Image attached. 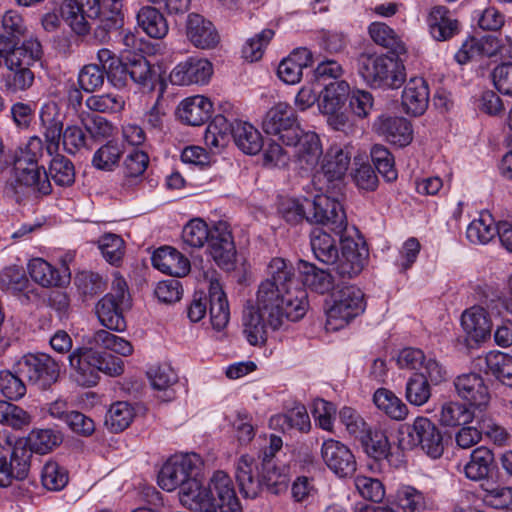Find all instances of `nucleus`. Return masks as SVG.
<instances>
[{"instance_id":"49530a36","label":"nucleus","mask_w":512,"mask_h":512,"mask_svg":"<svg viewBox=\"0 0 512 512\" xmlns=\"http://www.w3.org/2000/svg\"><path fill=\"white\" fill-rule=\"evenodd\" d=\"M28 272L32 280L42 287L60 286L64 283L58 270L42 258L30 260Z\"/></svg>"},{"instance_id":"79ce46f5","label":"nucleus","mask_w":512,"mask_h":512,"mask_svg":"<svg viewBox=\"0 0 512 512\" xmlns=\"http://www.w3.org/2000/svg\"><path fill=\"white\" fill-rule=\"evenodd\" d=\"M494 455L490 449L481 446L471 453L470 461L465 465V475L474 481L486 479L493 467Z\"/></svg>"},{"instance_id":"8fccbe9b","label":"nucleus","mask_w":512,"mask_h":512,"mask_svg":"<svg viewBox=\"0 0 512 512\" xmlns=\"http://www.w3.org/2000/svg\"><path fill=\"white\" fill-rule=\"evenodd\" d=\"M350 87L346 81H334L327 84L322 92L321 108L323 112L340 109L350 96Z\"/></svg>"},{"instance_id":"680f3d73","label":"nucleus","mask_w":512,"mask_h":512,"mask_svg":"<svg viewBox=\"0 0 512 512\" xmlns=\"http://www.w3.org/2000/svg\"><path fill=\"white\" fill-rule=\"evenodd\" d=\"M396 498L403 512H425L428 508L424 494L411 486L400 488Z\"/></svg>"},{"instance_id":"39448f33","label":"nucleus","mask_w":512,"mask_h":512,"mask_svg":"<svg viewBox=\"0 0 512 512\" xmlns=\"http://www.w3.org/2000/svg\"><path fill=\"white\" fill-rule=\"evenodd\" d=\"M71 376L83 387H93L100 379V373L119 376L124 371L121 358L96 350L93 346H81L71 351L68 357Z\"/></svg>"},{"instance_id":"20e7f679","label":"nucleus","mask_w":512,"mask_h":512,"mask_svg":"<svg viewBox=\"0 0 512 512\" xmlns=\"http://www.w3.org/2000/svg\"><path fill=\"white\" fill-rule=\"evenodd\" d=\"M182 240L192 248H201L208 243L209 252L218 266L227 270L233 267L236 249L226 222L219 221L208 228L202 219H192L183 227Z\"/></svg>"},{"instance_id":"bf43d9fd","label":"nucleus","mask_w":512,"mask_h":512,"mask_svg":"<svg viewBox=\"0 0 512 512\" xmlns=\"http://www.w3.org/2000/svg\"><path fill=\"white\" fill-rule=\"evenodd\" d=\"M41 481L46 489L51 491H60L68 483V472L56 461L49 460L43 466Z\"/></svg>"},{"instance_id":"13d9d810","label":"nucleus","mask_w":512,"mask_h":512,"mask_svg":"<svg viewBox=\"0 0 512 512\" xmlns=\"http://www.w3.org/2000/svg\"><path fill=\"white\" fill-rule=\"evenodd\" d=\"M20 373L4 369L0 370V393L7 399L17 401L23 398L27 388L20 378Z\"/></svg>"},{"instance_id":"338daca9","label":"nucleus","mask_w":512,"mask_h":512,"mask_svg":"<svg viewBox=\"0 0 512 512\" xmlns=\"http://www.w3.org/2000/svg\"><path fill=\"white\" fill-rule=\"evenodd\" d=\"M29 280L24 271L16 266L6 267L0 273V287L13 294L28 290Z\"/></svg>"},{"instance_id":"9b49d317","label":"nucleus","mask_w":512,"mask_h":512,"mask_svg":"<svg viewBox=\"0 0 512 512\" xmlns=\"http://www.w3.org/2000/svg\"><path fill=\"white\" fill-rule=\"evenodd\" d=\"M310 210L308 222L327 226L336 236L343 237L347 228V217L339 201L325 194L316 195L314 199H305Z\"/></svg>"},{"instance_id":"ddd939ff","label":"nucleus","mask_w":512,"mask_h":512,"mask_svg":"<svg viewBox=\"0 0 512 512\" xmlns=\"http://www.w3.org/2000/svg\"><path fill=\"white\" fill-rule=\"evenodd\" d=\"M350 155L340 147H331L321 163L320 170L314 175L312 182L319 191L339 188L350 165Z\"/></svg>"},{"instance_id":"37998d69","label":"nucleus","mask_w":512,"mask_h":512,"mask_svg":"<svg viewBox=\"0 0 512 512\" xmlns=\"http://www.w3.org/2000/svg\"><path fill=\"white\" fill-rule=\"evenodd\" d=\"M500 224L496 226L488 212L481 213L480 217L474 219L467 227V239L473 244L485 245L497 234L499 235Z\"/></svg>"},{"instance_id":"69168bd1","label":"nucleus","mask_w":512,"mask_h":512,"mask_svg":"<svg viewBox=\"0 0 512 512\" xmlns=\"http://www.w3.org/2000/svg\"><path fill=\"white\" fill-rule=\"evenodd\" d=\"M483 54L493 55V50H491L490 43H488V37L482 39L470 37L455 54V60L459 64H465L472 58Z\"/></svg>"},{"instance_id":"c85d7f7f","label":"nucleus","mask_w":512,"mask_h":512,"mask_svg":"<svg viewBox=\"0 0 512 512\" xmlns=\"http://www.w3.org/2000/svg\"><path fill=\"white\" fill-rule=\"evenodd\" d=\"M429 103V89L423 78H412L402 93V106L407 114L422 115Z\"/></svg>"},{"instance_id":"0eeeda50","label":"nucleus","mask_w":512,"mask_h":512,"mask_svg":"<svg viewBox=\"0 0 512 512\" xmlns=\"http://www.w3.org/2000/svg\"><path fill=\"white\" fill-rule=\"evenodd\" d=\"M399 446L403 450L420 447L430 458L438 459L444 452L443 435L439 428L426 417H417L413 424L399 430Z\"/></svg>"},{"instance_id":"dca6fc26","label":"nucleus","mask_w":512,"mask_h":512,"mask_svg":"<svg viewBox=\"0 0 512 512\" xmlns=\"http://www.w3.org/2000/svg\"><path fill=\"white\" fill-rule=\"evenodd\" d=\"M341 255L331 263L336 275L342 280H349L361 273L368 260V248L364 242L358 244L349 237H341Z\"/></svg>"},{"instance_id":"f704fd0d","label":"nucleus","mask_w":512,"mask_h":512,"mask_svg":"<svg viewBox=\"0 0 512 512\" xmlns=\"http://www.w3.org/2000/svg\"><path fill=\"white\" fill-rule=\"evenodd\" d=\"M137 26L150 38L162 39L169 31L168 22L156 7L145 5L136 13Z\"/></svg>"},{"instance_id":"473e14b6","label":"nucleus","mask_w":512,"mask_h":512,"mask_svg":"<svg viewBox=\"0 0 512 512\" xmlns=\"http://www.w3.org/2000/svg\"><path fill=\"white\" fill-rule=\"evenodd\" d=\"M17 441L31 451L32 458L33 453L44 455L53 451L63 442V435L51 428L33 429L26 438Z\"/></svg>"},{"instance_id":"7ed1b4c3","label":"nucleus","mask_w":512,"mask_h":512,"mask_svg":"<svg viewBox=\"0 0 512 512\" xmlns=\"http://www.w3.org/2000/svg\"><path fill=\"white\" fill-rule=\"evenodd\" d=\"M235 477L240 492L246 498H256L263 489L273 495L287 491L289 485L288 473L284 466L277 463L255 464L254 458L242 455L235 466Z\"/></svg>"},{"instance_id":"4c0bfd02","label":"nucleus","mask_w":512,"mask_h":512,"mask_svg":"<svg viewBox=\"0 0 512 512\" xmlns=\"http://www.w3.org/2000/svg\"><path fill=\"white\" fill-rule=\"evenodd\" d=\"M232 138L237 147L246 154L255 155L263 148L261 133L250 123L239 120L236 122Z\"/></svg>"},{"instance_id":"c9c22d12","label":"nucleus","mask_w":512,"mask_h":512,"mask_svg":"<svg viewBox=\"0 0 512 512\" xmlns=\"http://www.w3.org/2000/svg\"><path fill=\"white\" fill-rule=\"evenodd\" d=\"M298 270L302 276L303 284L311 291L325 294L333 290L334 278L329 272L303 260L299 262Z\"/></svg>"},{"instance_id":"58836bf2","label":"nucleus","mask_w":512,"mask_h":512,"mask_svg":"<svg viewBox=\"0 0 512 512\" xmlns=\"http://www.w3.org/2000/svg\"><path fill=\"white\" fill-rule=\"evenodd\" d=\"M310 243L315 257L324 264L335 263L339 250L336 240L322 228H314L311 232Z\"/></svg>"},{"instance_id":"9d476101","label":"nucleus","mask_w":512,"mask_h":512,"mask_svg":"<svg viewBox=\"0 0 512 512\" xmlns=\"http://www.w3.org/2000/svg\"><path fill=\"white\" fill-rule=\"evenodd\" d=\"M27 55L22 56L20 52L12 54L6 60L8 72L3 76L5 89L16 93L30 88L34 82V74L30 66L39 60L42 55V46L40 43H31L28 46Z\"/></svg>"},{"instance_id":"f3484780","label":"nucleus","mask_w":512,"mask_h":512,"mask_svg":"<svg viewBox=\"0 0 512 512\" xmlns=\"http://www.w3.org/2000/svg\"><path fill=\"white\" fill-rule=\"evenodd\" d=\"M208 492L214 506L211 512H242L233 481L226 472L218 470L213 473L208 482Z\"/></svg>"},{"instance_id":"72a5a7b5","label":"nucleus","mask_w":512,"mask_h":512,"mask_svg":"<svg viewBox=\"0 0 512 512\" xmlns=\"http://www.w3.org/2000/svg\"><path fill=\"white\" fill-rule=\"evenodd\" d=\"M208 302L212 326L220 331L228 324L230 311L226 294L218 280L210 281Z\"/></svg>"},{"instance_id":"7c9ffc66","label":"nucleus","mask_w":512,"mask_h":512,"mask_svg":"<svg viewBox=\"0 0 512 512\" xmlns=\"http://www.w3.org/2000/svg\"><path fill=\"white\" fill-rule=\"evenodd\" d=\"M477 366L485 373L495 376L503 384L512 387V356L499 351H490L477 358Z\"/></svg>"},{"instance_id":"cd10ccee","label":"nucleus","mask_w":512,"mask_h":512,"mask_svg":"<svg viewBox=\"0 0 512 512\" xmlns=\"http://www.w3.org/2000/svg\"><path fill=\"white\" fill-rule=\"evenodd\" d=\"M427 24L430 35L437 41H447L459 33V22L444 6L431 9Z\"/></svg>"},{"instance_id":"a878e982","label":"nucleus","mask_w":512,"mask_h":512,"mask_svg":"<svg viewBox=\"0 0 512 512\" xmlns=\"http://www.w3.org/2000/svg\"><path fill=\"white\" fill-rule=\"evenodd\" d=\"M152 264L159 271L180 278L190 271V261L170 246L158 248L152 256Z\"/></svg>"},{"instance_id":"6e6552de","label":"nucleus","mask_w":512,"mask_h":512,"mask_svg":"<svg viewBox=\"0 0 512 512\" xmlns=\"http://www.w3.org/2000/svg\"><path fill=\"white\" fill-rule=\"evenodd\" d=\"M13 369L39 390H47L60 377L59 363L46 353H27L13 365Z\"/></svg>"},{"instance_id":"f257e3e1","label":"nucleus","mask_w":512,"mask_h":512,"mask_svg":"<svg viewBox=\"0 0 512 512\" xmlns=\"http://www.w3.org/2000/svg\"><path fill=\"white\" fill-rule=\"evenodd\" d=\"M307 292L301 288L286 290L262 281L256 294V306L243 312L244 334L251 345L267 340V328L280 329L286 321H298L307 312Z\"/></svg>"},{"instance_id":"1a4fd4ad","label":"nucleus","mask_w":512,"mask_h":512,"mask_svg":"<svg viewBox=\"0 0 512 512\" xmlns=\"http://www.w3.org/2000/svg\"><path fill=\"white\" fill-rule=\"evenodd\" d=\"M202 460L196 453L174 455L162 466L158 474V484L166 491L182 489L184 484L194 480L200 470Z\"/></svg>"},{"instance_id":"09e8293b","label":"nucleus","mask_w":512,"mask_h":512,"mask_svg":"<svg viewBox=\"0 0 512 512\" xmlns=\"http://www.w3.org/2000/svg\"><path fill=\"white\" fill-rule=\"evenodd\" d=\"M135 416L134 408L128 402L119 401L111 405L105 424L109 430L118 433L129 427Z\"/></svg>"},{"instance_id":"864d4df0","label":"nucleus","mask_w":512,"mask_h":512,"mask_svg":"<svg viewBox=\"0 0 512 512\" xmlns=\"http://www.w3.org/2000/svg\"><path fill=\"white\" fill-rule=\"evenodd\" d=\"M80 122L89 135V141H100L109 138L113 134V124L102 116L82 112Z\"/></svg>"},{"instance_id":"b1692460","label":"nucleus","mask_w":512,"mask_h":512,"mask_svg":"<svg viewBox=\"0 0 512 512\" xmlns=\"http://www.w3.org/2000/svg\"><path fill=\"white\" fill-rule=\"evenodd\" d=\"M186 34L190 42L201 49H212L217 46L220 40L212 22L199 14L188 16Z\"/></svg>"},{"instance_id":"a19ab883","label":"nucleus","mask_w":512,"mask_h":512,"mask_svg":"<svg viewBox=\"0 0 512 512\" xmlns=\"http://www.w3.org/2000/svg\"><path fill=\"white\" fill-rule=\"evenodd\" d=\"M129 79L142 90L151 91L157 82L158 75L149 61L141 55L128 61Z\"/></svg>"},{"instance_id":"6e6d98bb","label":"nucleus","mask_w":512,"mask_h":512,"mask_svg":"<svg viewBox=\"0 0 512 512\" xmlns=\"http://www.w3.org/2000/svg\"><path fill=\"white\" fill-rule=\"evenodd\" d=\"M473 417L474 414L466 403L450 401L442 406L440 422L444 426L454 427L469 423Z\"/></svg>"},{"instance_id":"4468645a","label":"nucleus","mask_w":512,"mask_h":512,"mask_svg":"<svg viewBox=\"0 0 512 512\" xmlns=\"http://www.w3.org/2000/svg\"><path fill=\"white\" fill-rule=\"evenodd\" d=\"M31 466V451L16 441L11 450L0 452V487L25 480Z\"/></svg>"},{"instance_id":"f8f14e48","label":"nucleus","mask_w":512,"mask_h":512,"mask_svg":"<svg viewBox=\"0 0 512 512\" xmlns=\"http://www.w3.org/2000/svg\"><path fill=\"white\" fill-rule=\"evenodd\" d=\"M366 308L364 293L356 286H345L334 295L333 305L327 311L328 324L333 329L348 324L352 319L361 315Z\"/></svg>"},{"instance_id":"4d7b16f0","label":"nucleus","mask_w":512,"mask_h":512,"mask_svg":"<svg viewBox=\"0 0 512 512\" xmlns=\"http://www.w3.org/2000/svg\"><path fill=\"white\" fill-rule=\"evenodd\" d=\"M405 397L415 406H421L431 397V387L424 373H414L406 383Z\"/></svg>"},{"instance_id":"423d86ee","label":"nucleus","mask_w":512,"mask_h":512,"mask_svg":"<svg viewBox=\"0 0 512 512\" xmlns=\"http://www.w3.org/2000/svg\"><path fill=\"white\" fill-rule=\"evenodd\" d=\"M356 65L358 74L372 88H399L405 81V68L396 57L361 53Z\"/></svg>"},{"instance_id":"603ef678","label":"nucleus","mask_w":512,"mask_h":512,"mask_svg":"<svg viewBox=\"0 0 512 512\" xmlns=\"http://www.w3.org/2000/svg\"><path fill=\"white\" fill-rule=\"evenodd\" d=\"M371 160L378 173L387 181L392 182L397 179V170L392 153L387 147L381 144H374L370 150Z\"/></svg>"},{"instance_id":"0e129e2a","label":"nucleus","mask_w":512,"mask_h":512,"mask_svg":"<svg viewBox=\"0 0 512 512\" xmlns=\"http://www.w3.org/2000/svg\"><path fill=\"white\" fill-rule=\"evenodd\" d=\"M98 247L107 262L119 266L124 256V241L116 234H105L98 240Z\"/></svg>"},{"instance_id":"e2e57ef3","label":"nucleus","mask_w":512,"mask_h":512,"mask_svg":"<svg viewBox=\"0 0 512 512\" xmlns=\"http://www.w3.org/2000/svg\"><path fill=\"white\" fill-rule=\"evenodd\" d=\"M271 423H276L287 428H296L302 432L310 429V419L304 405L297 404L284 415H278L271 419Z\"/></svg>"},{"instance_id":"393cba45","label":"nucleus","mask_w":512,"mask_h":512,"mask_svg":"<svg viewBox=\"0 0 512 512\" xmlns=\"http://www.w3.org/2000/svg\"><path fill=\"white\" fill-rule=\"evenodd\" d=\"M13 163L15 177L19 184L30 188L34 193L48 195L51 193V183L48 173L38 163Z\"/></svg>"},{"instance_id":"c756f323","label":"nucleus","mask_w":512,"mask_h":512,"mask_svg":"<svg viewBox=\"0 0 512 512\" xmlns=\"http://www.w3.org/2000/svg\"><path fill=\"white\" fill-rule=\"evenodd\" d=\"M213 104L205 96L196 95L183 100L177 113L182 122L191 126H200L211 117Z\"/></svg>"},{"instance_id":"de8ad7c7","label":"nucleus","mask_w":512,"mask_h":512,"mask_svg":"<svg viewBox=\"0 0 512 512\" xmlns=\"http://www.w3.org/2000/svg\"><path fill=\"white\" fill-rule=\"evenodd\" d=\"M369 34L372 40L389 50L394 55H400L405 52L403 42L388 25L382 22H374L369 26Z\"/></svg>"},{"instance_id":"3c124183","label":"nucleus","mask_w":512,"mask_h":512,"mask_svg":"<svg viewBox=\"0 0 512 512\" xmlns=\"http://www.w3.org/2000/svg\"><path fill=\"white\" fill-rule=\"evenodd\" d=\"M359 441L365 452L375 460H381L388 457L390 445L388 438L383 431H372L369 428Z\"/></svg>"},{"instance_id":"6ab92c4d","label":"nucleus","mask_w":512,"mask_h":512,"mask_svg":"<svg viewBox=\"0 0 512 512\" xmlns=\"http://www.w3.org/2000/svg\"><path fill=\"white\" fill-rule=\"evenodd\" d=\"M321 456L326 466L338 477H349L356 471L355 456L340 441L334 439L324 441L321 447Z\"/></svg>"},{"instance_id":"2f4dec72","label":"nucleus","mask_w":512,"mask_h":512,"mask_svg":"<svg viewBox=\"0 0 512 512\" xmlns=\"http://www.w3.org/2000/svg\"><path fill=\"white\" fill-rule=\"evenodd\" d=\"M180 503L194 512H211L213 505L209 499L208 485L202 486L195 478L184 484L178 492Z\"/></svg>"},{"instance_id":"e433bc0d","label":"nucleus","mask_w":512,"mask_h":512,"mask_svg":"<svg viewBox=\"0 0 512 512\" xmlns=\"http://www.w3.org/2000/svg\"><path fill=\"white\" fill-rule=\"evenodd\" d=\"M122 305L116 302L115 297L105 295L96 305V314L100 323L109 330L124 331L126 321L122 313Z\"/></svg>"},{"instance_id":"a18cd8bd","label":"nucleus","mask_w":512,"mask_h":512,"mask_svg":"<svg viewBox=\"0 0 512 512\" xmlns=\"http://www.w3.org/2000/svg\"><path fill=\"white\" fill-rule=\"evenodd\" d=\"M376 407L394 420H403L408 414V408L392 391L379 388L373 395Z\"/></svg>"},{"instance_id":"412c9836","label":"nucleus","mask_w":512,"mask_h":512,"mask_svg":"<svg viewBox=\"0 0 512 512\" xmlns=\"http://www.w3.org/2000/svg\"><path fill=\"white\" fill-rule=\"evenodd\" d=\"M211 63L206 59L189 58L174 67L169 75L174 85L205 84L212 75Z\"/></svg>"},{"instance_id":"aec40b11","label":"nucleus","mask_w":512,"mask_h":512,"mask_svg":"<svg viewBox=\"0 0 512 512\" xmlns=\"http://www.w3.org/2000/svg\"><path fill=\"white\" fill-rule=\"evenodd\" d=\"M285 145L295 148L296 162L299 168L306 172L315 169L323 153L318 135L302 128L298 130L296 139Z\"/></svg>"},{"instance_id":"4be33fe9","label":"nucleus","mask_w":512,"mask_h":512,"mask_svg":"<svg viewBox=\"0 0 512 512\" xmlns=\"http://www.w3.org/2000/svg\"><path fill=\"white\" fill-rule=\"evenodd\" d=\"M40 123L44 129L46 151L52 155L58 150L64 125V115L54 101L44 103L39 112Z\"/></svg>"},{"instance_id":"f03ea898","label":"nucleus","mask_w":512,"mask_h":512,"mask_svg":"<svg viewBox=\"0 0 512 512\" xmlns=\"http://www.w3.org/2000/svg\"><path fill=\"white\" fill-rule=\"evenodd\" d=\"M123 0H65L61 17L78 35L86 34L90 27L86 17L96 22V35L104 37L122 25Z\"/></svg>"},{"instance_id":"bb28decb","label":"nucleus","mask_w":512,"mask_h":512,"mask_svg":"<svg viewBox=\"0 0 512 512\" xmlns=\"http://www.w3.org/2000/svg\"><path fill=\"white\" fill-rule=\"evenodd\" d=\"M461 326L467 335V341L480 343L490 337L492 324L485 310L473 306L463 312Z\"/></svg>"},{"instance_id":"774afa93","label":"nucleus","mask_w":512,"mask_h":512,"mask_svg":"<svg viewBox=\"0 0 512 512\" xmlns=\"http://www.w3.org/2000/svg\"><path fill=\"white\" fill-rule=\"evenodd\" d=\"M85 105L94 112L110 113L121 111L124 108L125 101L118 95L108 93L88 97Z\"/></svg>"},{"instance_id":"052dcab7","label":"nucleus","mask_w":512,"mask_h":512,"mask_svg":"<svg viewBox=\"0 0 512 512\" xmlns=\"http://www.w3.org/2000/svg\"><path fill=\"white\" fill-rule=\"evenodd\" d=\"M49 176L59 186H70L75 181L74 165L65 156L57 155L50 162Z\"/></svg>"},{"instance_id":"c03bdc74","label":"nucleus","mask_w":512,"mask_h":512,"mask_svg":"<svg viewBox=\"0 0 512 512\" xmlns=\"http://www.w3.org/2000/svg\"><path fill=\"white\" fill-rule=\"evenodd\" d=\"M239 120L232 114H218L209 123L205 135V140L208 144L215 147L224 145L225 141L232 137L235 129L236 122Z\"/></svg>"},{"instance_id":"2eb2a0df","label":"nucleus","mask_w":512,"mask_h":512,"mask_svg":"<svg viewBox=\"0 0 512 512\" xmlns=\"http://www.w3.org/2000/svg\"><path fill=\"white\" fill-rule=\"evenodd\" d=\"M262 127L267 134L276 135L283 144L296 139L301 128L294 109L287 103L279 102L268 110Z\"/></svg>"},{"instance_id":"ea45409f","label":"nucleus","mask_w":512,"mask_h":512,"mask_svg":"<svg viewBox=\"0 0 512 512\" xmlns=\"http://www.w3.org/2000/svg\"><path fill=\"white\" fill-rule=\"evenodd\" d=\"M269 281L277 285L279 288L283 287L286 290H294L297 287L296 269L293 264L281 257L273 258L267 268Z\"/></svg>"},{"instance_id":"a211bd4d","label":"nucleus","mask_w":512,"mask_h":512,"mask_svg":"<svg viewBox=\"0 0 512 512\" xmlns=\"http://www.w3.org/2000/svg\"><path fill=\"white\" fill-rule=\"evenodd\" d=\"M453 385L456 394L467 405L475 408L486 407L490 401V392L483 377L475 372L458 375Z\"/></svg>"},{"instance_id":"5701e85b","label":"nucleus","mask_w":512,"mask_h":512,"mask_svg":"<svg viewBox=\"0 0 512 512\" xmlns=\"http://www.w3.org/2000/svg\"><path fill=\"white\" fill-rule=\"evenodd\" d=\"M375 131L387 141L399 147L410 144L413 130L410 122L403 117H379L373 125Z\"/></svg>"},{"instance_id":"5fc2aeb1","label":"nucleus","mask_w":512,"mask_h":512,"mask_svg":"<svg viewBox=\"0 0 512 512\" xmlns=\"http://www.w3.org/2000/svg\"><path fill=\"white\" fill-rule=\"evenodd\" d=\"M123 149L116 141H108L93 155L92 165L102 171H112L118 166Z\"/></svg>"}]
</instances>
